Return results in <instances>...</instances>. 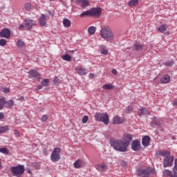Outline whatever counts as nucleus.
<instances>
[{"instance_id":"36","label":"nucleus","mask_w":177,"mask_h":177,"mask_svg":"<svg viewBox=\"0 0 177 177\" xmlns=\"http://www.w3.org/2000/svg\"><path fill=\"white\" fill-rule=\"evenodd\" d=\"M100 53H102V55H108L109 54V50H107L106 48H105V47H101L100 48Z\"/></svg>"},{"instance_id":"56","label":"nucleus","mask_w":177,"mask_h":177,"mask_svg":"<svg viewBox=\"0 0 177 177\" xmlns=\"http://www.w3.org/2000/svg\"><path fill=\"white\" fill-rule=\"evenodd\" d=\"M172 105H173V106H177V100L173 101Z\"/></svg>"},{"instance_id":"16","label":"nucleus","mask_w":177,"mask_h":177,"mask_svg":"<svg viewBox=\"0 0 177 177\" xmlns=\"http://www.w3.org/2000/svg\"><path fill=\"white\" fill-rule=\"evenodd\" d=\"M122 122H124V120L118 116H115L113 118L112 124H113V125H120V124H122Z\"/></svg>"},{"instance_id":"39","label":"nucleus","mask_w":177,"mask_h":177,"mask_svg":"<svg viewBox=\"0 0 177 177\" xmlns=\"http://www.w3.org/2000/svg\"><path fill=\"white\" fill-rule=\"evenodd\" d=\"M0 153H2L3 154H9V149L5 147L0 148Z\"/></svg>"},{"instance_id":"18","label":"nucleus","mask_w":177,"mask_h":177,"mask_svg":"<svg viewBox=\"0 0 177 177\" xmlns=\"http://www.w3.org/2000/svg\"><path fill=\"white\" fill-rule=\"evenodd\" d=\"M77 3H81L82 9H85L86 6H89V1L88 0H75Z\"/></svg>"},{"instance_id":"30","label":"nucleus","mask_w":177,"mask_h":177,"mask_svg":"<svg viewBox=\"0 0 177 177\" xmlns=\"http://www.w3.org/2000/svg\"><path fill=\"white\" fill-rule=\"evenodd\" d=\"M76 71L80 75H85V74H86V72L84 68H77L76 69Z\"/></svg>"},{"instance_id":"53","label":"nucleus","mask_w":177,"mask_h":177,"mask_svg":"<svg viewBox=\"0 0 177 177\" xmlns=\"http://www.w3.org/2000/svg\"><path fill=\"white\" fill-rule=\"evenodd\" d=\"M112 73L114 74V75H117V74H118V72H117V70L115 69H112Z\"/></svg>"},{"instance_id":"55","label":"nucleus","mask_w":177,"mask_h":177,"mask_svg":"<svg viewBox=\"0 0 177 177\" xmlns=\"http://www.w3.org/2000/svg\"><path fill=\"white\" fill-rule=\"evenodd\" d=\"M19 100H20V102H24L25 99L24 96H21V97H19Z\"/></svg>"},{"instance_id":"43","label":"nucleus","mask_w":177,"mask_h":177,"mask_svg":"<svg viewBox=\"0 0 177 177\" xmlns=\"http://www.w3.org/2000/svg\"><path fill=\"white\" fill-rule=\"evenodd\" d=\"M174 61L171 60V61H168L165 64V66H167V67H172V66H174Z\"/></svg>"},{"instance_id":"54","label":"nucleus","mask_w":177,"mask_h":177,"mask_svg":"<svg viewBox=\"0 0 177 177\" xmlns=\"http://www.w3.org/2000/svg\"><path fill=\"white\" fill-rule=\"evenodd\" d=\"M26 28L25 24L24 25H20L19 27V30H22V28Z\"/></svg>"},{"instance_id":"3","label":"nucleus","mask_w":177,"mask_h":177,"mask_svg":"<svg viewBox=\"0 0 177 177\" xmlns=\"http://www.w3.org/2000/svg\"><path fill=\"white\" fill-rule=\"evenodd\" d=\"M12 176L20 177L23 174H24V171L26 169L23 165H19L15 167H12L10 169Z\"/></svg>"},{"instance_id":"52","label":"nucleus","mask_w":177,"mask_h":177,"mask_svg":"<svg viewBox=\"0 0 177 177\" xmlns=\"http://www.w3.org/2000/svg\"><path fill=\"white\" fill-rule=\"evenodd\" d=\"M42 84L36 86L35 91H40L42 88Z\"/></svg>"},{"instance_id":"25","label":"nucleus","mask_w":177,"mask_h":177,"mask_svg":"<svg viewBox=\"0 0 177 177\" xmlns=\"http://www.w3.org/2000/svg\"><path fill=\"white\" fill-rule=\"evenodd\" d=\"M75 168H81L82 167V160H77L74 162Z\"/></svg>"},{"instance_id":"20","label":"nucleus","mask_w":177,"mask_h":177,"mask_svg":"<svg viewBox=\"0 0 177 177\" xmlns=\"http://www.w3.org/2000/svg\"><path fill=\"white\" fill-rule=\"evenodd\" d=\"M157 156H162V157H169V151H159L156 153Z\"/></svg>"},{"instance_id":"10","label":"nucleus","mask_w":177,"mask_h":177,"mask_svg":"<svg viewBox=\"0 0 177 177\" xmlns=\"http://www.w3.org/2000/svg\"><path fill=\"white\" fill-rule=\"evenodd\" d=\"M0 37L7 39L10 38V30L6 28H3L0 32Z\"/></svg>"},{"instance_id":"4","label":"nucleus","mask_w":177,"mask_h":177,"mask_svg":"<svg viewBox=\"0 0 177 177\" xmlns=\"http://www.w3.org/2000/svg\"><path fill=\"white\" fill-rule=\"evenodd\" d=\"M95 119L96 120V121L103 122L104 125H109V115L107 113H97L95 115Z\"/></svg>"},{"instance_id":"12","label":"nucleus","mask_w":177,"mask_h":177,"mask_svg":"<svg viewBox=\"0 0 177 177\" xmlns=\"http://www.w3.org/2000/svg\"><path fill=\"white\" fill-rule=\"evenodd\" d=\"M131 149L133 151H139L140 150V142L138 140H133L131 143Z\"/></svg>"},{"instance_id":"40","label":"nucleus","mask_w":177,"mask_h":177,"mask_svg":"<svg viewBox=\"0 0 177 177\" xmlns=\"http://www.w3.org/2000/svg\"><path fill=\"white\" fill-rule=\"evenodd\" d=\"M24 46V42L23 40H18L17 42V46H18V48H23Z\"/></svg>"},{"instance_id":"19","label":"nucleus","mask_w":177,"mask_h":177,"mask_svg":"<svg viewBox=\"0 0 177 177\" xmlns=\"http://www.w3.org/2000/svg\"><path fill=\"white\" fill-rule=\"evenodd\" d=\"M169 81H171V77L168 75H164L160 79V82L162 84H168V82H169Z\"/></svg>"},{"instance_id":"6","label":"nucleus","mask_w":177,"mask_h":177,"mask_svg":"<svg viewBox=\"0 0 177 177\" xmlns=\"http://www.w3.org/2000/svg\"><path fill=\"white\" fill-rule=\"evenodd\" d=\"M59 153H60V149L59 148H55L51 153L50 158L52 161H54V162H56L57 161H59L60 160V155H59Z\"/></svg>"},{"instance_id":"13","label":"nucleus","mask_w":177,"mask_h":177,"mask_svg":"<svg viewBox=\"0 0 177 177\" xmlns=\"http://www.w3.org/2000/svg\"><path fill=\"white\" fill-rule=\"evenodd\" d=\"M48 17V16L42 14L41 15V17L39 19V23L40 24V26H46V18Z\"/></svg>"},{"instance_id":"32","label":"nucleus","mask_w":177,"mask_h":177,"mask_svg":"<svg viewBox=\"0 0 177 177\" xmlns=\"http://www.w3.org/2000/svg\"><path fill=\"white\" fill-rule=\"evenodd\" d=\"M6 104V107L10 108V107H13V106H15V102H13V100H10L7 102H5Z\"/></svg>"},{"instance_id":"31","label":"nucleus","mask_w":177,"mask_h":177,"mask_svg":"<svg viewBox=\"0 0 177 177\" xmlns=\"http://www.w3.org/2000/svg\"><path fill=\"white\" fill-rule=\"evenodd\" d=\"M124 111H125L126 114H130V113H132L133 111V106H129L126 107Z\"/></svg>"},{"instance_id":"33","label":"nucleus","mask_w":177,"mask_h":177,"mask_svg":"<svg viewBox=\"0 0 177 177\" xmlns=\"http://www.w3.org/2000/svg\"><path fill=\"white\" fill-rule=\"evenodd\" d=\"M86 16H92L91 15V10H88L87 11L83 12L81 15H80V17H86Z\"/></svg>"},{"instance_id":"29","label":"nucleus","mask_w":177,"mask_h":177,"mask_svg":"<svg viewBox=\"0 0 177 177\" xmlns=\"http://www.w3.org/2000/svg\"><path fill=\"white\" fill-rule=\"evenodd\" d=\"M62 59L65 60V62H71V56L68 54H65L62 56Z\"/></svg>"},{"instance_id":"24","label":"nucleus","mask_w":177,"mask_h":177,"mask_svg":"<svg viewBox=\"0 0 177 177\" xmlns=\"http://www.w3.org/2000/svg\"><path fill=\"white\" fill-rule=\"evenodd\" d=\"M88 32L89 34V35H93V34H95V32H96V28L95 26H90L88 28Z\"/></svg>"},{"instance_id":"38","label":"nucleus","mask_w":177,"mask_h":177,"mask_svg":"<svg viewBox=\"0 0 177 177\" xmlns=\"http://www.w3.org/2000/svg\"><path fill=\"white\" fill-rule=\"evenodd\" d=\"M9 129L8 126H4V127H0V133H5L6 131H8Z\"/></svg>"},{"instance_id":"45","label":"nucleus","mask_w":177,"mask_h":177,"mask_svg":"<svg viewBox=\"0 0 177 177\" xmlns=\"http://www.w3.org/2000/svg\"><path fill=\"white\" fill-rule=\"evenodd\" d=\"M88 120H89L88 115H84L82 120V124H86V122H88Z\"/></svg>"},{"instance_id":"9","label":"nucleus","mask_w":177,"mask_h":177,"mask_svg":"<svg viewBox=\"0 0 177 177\" xmlns=\"http://www.w3.org/2000/svg\"><path fill=\"white\" fill-rule=\"evenodd\" d=\"M90 14L94 17H99L102 15V8H93L90 9Z\"/></svg>"},{"instance_id":"58","label":"nucleus","mask_w":177,"mask_h":177,"mask_svg":"<svg viewBox=\"0 0 177 177\" xmlns=\"http://www.w3.org/2000/svg\"><path fill=\"white\" fill-rule=\"evenodd\" d=\"M27 172H28V174H31V170H30V169H27Z\"/></svg>"},{"instance_id":"57","label":"nucleus","mask_w":177,"mask_h":177,"mask_svg":"<svg viewBox=\"0 0 177 177\" xmlns=\"http://www.w3.org/2000/svg\"><path fill=\"white\" fill-rule=\"evenodd\" d=\"M89 77H90L91 78H93V77H95V74L91 73V74L89 75Z\"/></svg>"},{"instance_id":"49","label":"nucleus","mask_w":177,"mask_h":177,"mask_svg":"<svg viewBox=\"0 0 177 177\" xmlns=\"http://www.w3.org/2000/svg\"><path fill=\"white\" fill-rule=\"evenodd\" d=\"M14 135L16 136V138L20 137V131L18 130H15Z\"/></svg>"},{"instance_id":"37","label":"nucleus","mask_w":177,"mask_h":177,"mask_svg":"<svg viewBox=\"0 0 177 177\" xmlns=\"http://www.w3.org/2000/svg\"><path fill=\"white\" fill-rule=\"evenodd\" d=\"M5 103H6V100L5 98H1L0 99V110H2L3 109V106L5 105Z\"/></svg>"},{"instance_id":"2","label":"nucleus","mask_w":177,"mask_h":177,"mask_svg":"<svg viewBox=\"0 0 177 177\" xmlns=\"http://www.w3.org/2000/svg\"><path fill=\"white\" fill-rule=\"evenodd\" d=\"M100 36L103 39L107 41V42L110 41H113L114 39V34L111 31V29L107 26H104L100 30Z\"/></svg>"},{"instance_id":"48","label":"nucleus","mask_w":177,"mask_h":177,"mask_svg":"<svg viewBox=\"0 0 177 177\" xmlns=\"http://www.w3.org/2000/svg\"><path fill=\"white\" fill-rule=\"evenodd\" d=\"M41 121H42L43 122H46V121H48V115H44L41 117Z\"/></svg>"},{"instance_id":"51","label":"nucleus","mask_w":177,"mask_h":177,"mask_svg":"<svg viewBox=\"0 0 177 177\" xmlns=\"http://www.w3.org/2000/svg\"><path fill=\"white\" fill-rule=\"evenodd\" d=\"M5 118V114L2 112L0 113V121H2Z\"/></svg>"},{"instance_id":"15","label":"nucleus","mask_w":177,"mask_h":177,"mask_svg":"<svg viewBox=\"0 0 177 177\" xmlns=\"http://www.w3.org/2000/svg\"><path fill=\"white\" fill-rule=\"evenodd\" d=\"M95 168L99 172H104V171H107V165L104 163L97 165Z\"/></svg>"},{"instance_id":"44","label":"nucleus","mask_w":177,"mask_h":177,"mask_svg":"<svg viewBox=\"0 0 177 177\" xmlns=\"http://www.w3.org/2000/svg\"><path fill=\"white\" fill-rule=\"evenodd\" d=\"M53 84L54 85H59L60 84V80H59V77H55L53 80Z\"/></svg>"},{"instance_id":"34","label":"nucleus","mask_w":177,"mask_h":177,"mask_svg":"<svg viewBox=\"0 0 177 177\" xmlns=\"http://www.w3.org/2000/svg\"><path fill=\"white\" fill-rule=\"evenodd\" d=\"M41 86H49V79H44L41 82Z\"/></svg>"},{"instance_id":"17","label":"nucleus","mask_w":177,"mask_h":177,"mask_svg":"<svg viewBox=\"0 0 177 177\" xmlns=\"http://www.w3.org/2000/svg\"><path fill=\"white\" fill-rule=\"evenodd\" d=\"M150 143V137L145 136L142 138V144L145 147H147Z\"/></svg>"},{"instance_id":"41","label":"nucleus","mask_w":177,"mask_h":177,"mask_svg":"<svg viewBox=\"0 0 177 177\" xmlns=\"http://www.w3.org/2000/svg\"><path fill=\"white\" fill-rule=\"evenodd\" d=\"M135 50L139 51L142 50V44H136L134 45Z\"/></svg>"},{"instance_id":"8","label":"nucleus","mask_w":177,"mask_h":177,"mask_svg":"<svg viewBox=\"0 0 177 177\" xmlns=\"http://www.w3.org/2000/svg\"><path fill=\"white\" fill-rule=\"evenodd\" d=\"M25 27L27 30H31L34 26H35V21L32 20L31 18H26L25 19Z\"/></svg>"},{"instance_id":"1","label":"nucleus","mask_w":177,"mask_h":177,"mask_svg":"<svg viewBox=\"0 0 177 177\" xmlns=\"http://www.w3.org/2000/svg\"><path fill=\"white\" fill-rule=\"evenodd\" d=\"M111 146H112L113 149L117 151H120L122 153L128 151V147L124 144L122 140H114L111 141Z\"/></svg>"},{"instance_id":"7","label":"nucleus","mask_w":177,"mask_h":177,"mask_svg":"<svg viewBox=\"0 0 177 177\" xmlns=\"http://www.w3.org/2000/svg\"><path fill=\"white\" fill-rule=\"evenodd\" d=\"M172 162H174V157L167 156L163 160V167L167 168L168 167H172Z\"/></svg>"},{"instance_id":"35","label":"nucleus","mask_w":177,"mask_h":177,"mask_svg":"<svg viewBox=\"0 0 177 177\" xmlns=\"http://www.w3.org/2000/svg\"><path fill=\"white\" fill-rule=\"evenodd\" d=\"M173 172L175 173L174 177H177V158L174 161V167L173 168Z\"/></svg>"},{"instance_id":"28","label":"nucleus","mask_w":177,"mask_h":177,"mask_svg":"<svg viewBox=\"0 0 177 177\" xmlns=\"http://www.w3.org/2000/svg\"><path fill=\"white\" fill-rule=\"evenodd\" d=\"M167 28H168V27L167 26V25L163 24L161 25L158 28V31H160V32H165V31H167Z\"/></svg>"},{"instance_id":"14","label":"nucleus","mask_w":177,"mask_h":177,"mask_svg":"<svg viewBox=\"0 0 177 177\" xmlns=\"http://www.w3.org/2000/svg\"><path fill=\"white\" fill-rule=\"evenodd\" d=\"M138 115H139V117H142V115H150V112L145 108H141L138 111Z\"/></svg>"},{"instance_id":"22","label":"nucleus","mask_w":177,"mask_h":177,"mask_svg":"<svg viewBox=\"0 0 177 177\" xmlns=\"http://www.w3.org/2000/svg\"><path fill=\"white\" fill-rule=\"evenodd\" d=\"M156 125H157V127H160L161 124L158 122V120H157L156 118H153L151 122V127H156Z\"/></svg>"},{"instance_id":"21","label":"nucleus","mask_w":177,"mask_h":177,"mask_svg":"<svg viewBox=\"0 0 177 177\" xmlns=\"http://www.w3.org/2000/svg\"><path fill=\"white\" fill-rule=\"evenodd\" d=\"M63 24L66 28H68L71 26V21L70 19L65 18L63 19Z\"/></svg>"},{"instance_id":"46","label":"nucleus","mask_w":177,"mask_h":177,"mask_svg":"<svg viewBox=\"0 0 177 177\" xmlns=\"http://www.w3.org/2000/svg\"><path fill=\"white\" fill-rule=\"evenodd\" d=\"M6 45V39H0V46H5Z\"/></svg>"},{"instance_id":"11","label":"nucleus","mask_w":177,"mask_h":177,"mask_svg":"<svg viewBox=\"0 0 177 177\" xmlns=\"http://www.w3.org/2000/svg\"><path fill=\"white\" fill-rule=\"evenodd\" d=\"M133 137L131 134H125L123 137L122 141L124 142V145L128 147L129 143L132 142Z\"/></svg>"},{"instance_id":"59","label":"nucleus","mask_w":177,"mask_h":177,"mask_svg":"<svg viewBox=\"0 0 177 177\" xmlns=\"http://www.w3.org/2000/svg\"><path fill=\"white\" fill-rule=\"evenodd\" d=\"M2 169V164L0 162V169Z\"/></svg>"},{"instance_id":"5","label":"nucleus","mask_w":177,"mask_h":177,"mask_svg":"<svg viewBox=\"0 0 177 177\" xmlns=\"http://www.w3.org/2000/svg\"><path fill=\"white\" fill-rule=\"evenodd\" d=\"M152 174L153 170H151V169H139L138 170V175L141 177H150V175H151Z\"/></svg>"},{"instance_id":"23","label":"nucleus","mask_w":177,"mask_h":177,"mask_svg":"<svg viewBox=\"0 0 177 177\" xmlns=\"http://www.w3.org/2000/svg\"><path fill=\"white\" fill-rule=\"evenodd\" d=\"M29 75L30 77H35V78H37V77H39V73L38 72L34 71V70H30L29 71Z\"/></svg>"},{"instance_id":"47","label":"nucleus","mask_w":177,"mask_h":177,"mask_svg":"<svg viewBox=\"0 0 177 177\" xmlns=\"http://www.w3.org/2000/svg\"><path fill=\"white\" fill-rule=\"evenodd\" d=\"M1 92H3V93H9V88L6 87H3L1 88Z\"/></svg>"},{"instance_id":"42","label":"nucleus","mask_w":177,"mask_h":177,"mask_svg":"<svg viewBox=\"0 0 177 177\" xmlns=\"http://www.w3.org/2000/svg\"><path fill=\"white\" fill-rule=\"evenodd\" d=\"M24 8L26 9V10H31V4L30 3H26L24 5Z\"/></svg>"},{"instance_id":"26","label":"nucleus","mask_w":177,"mask_h":177,"mask_svg":"<svg viewBox=\"0 0 177 177\" xmlns=\"http://www.w3.org/2000/svg\"><path fill=\"white\" fill-rule=\"evenodd\" d=\"M102 89H105L106 91H109L110 89H114V86L112 84H104L102 86Z\"/></svg>"},{"instance_id":"50","label":"nucleus","mask_w":177,"mask_h":177,"mask_svg":"<svg viewBox=\"0 0 177 177\" xmlns=\"http://www.w3.org/2000/svg\"><path fill=\"white\" fill-rule=\"evenodd\" d=\"M32 167H34L35 168L38 169V168H39L40 165H39V163H38V162H33L32 163Z\"/></svg>"},{"instance_id":"27","label":"nucleus","mask_w":177,"mask_h":177,"mask_svg":"<svg viewBox=\"0 0 177 177\" xmlns=\"http://www.w3.org/2000/svg\"><path fill=\"white\" fill-rule=\"evenodd\" d=\"M138 4H139V1L138 0H131L128 3L129 6H136V5H138Z\"/></svg>"},{"instance_id":"60","label":"nucleus","mask_w":177,"mask_h":177,"mask_svg":"<svg viewBox=\"0 0 177 177\" xmlns=\"http://www.w3.org/2000/svg\"><path fill=\"white\" fill-rule=\"evenodd\" d=\"M71 53H74V50H71Z\"/></svg>"}]
</instances>
